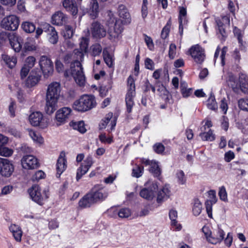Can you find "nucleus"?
Segmentation results:
<instances>
[{
  "mask_svg": "<svg viewBox=\"0 0 248 248\" xmlns=\"http://www.w3.org/2000/svg\"><path fill=\"white\" fill-rule=\"evenodd\" d=\"M170 195V188L166 185L157 193V202L161 203L168 199Z\"/></svg>",
  "mask_w": 248,
  "mask_h": 248,
  "instance_id": "28",
  "label": "nucleus"
},
{
  "mask_svg": "<svg viewBox=\"0 0 248 248\" xmlns=\"http://www.w3.org/2000/svg\"><path fill=\"white\" fill-rule=\"evenodd\" d=\"M207 106L208 108L215 110L217 108V103L216 101L215 96L212 94L207 100Z\"/></svg>",
  "mask_w": 248,
  "mask_h": 248,
  "instance_id": "45",
  "label": "nucleus"
},
{
  "mask_svg": "<svg viewBox=\"0 0 248 248\" xmlns=\"http://www.w3.org/2000/svg\"><path fill=\"white\" fill-rule=\"evenodd\" d=\"M14 170V167L7 159L0 157V173L4 177L10 176Z\"/></svg>",
  "mask_w": 248,
  "mask_h": 248,
  "instance_id": "10",
  "label": "nucleus"
},
{
  "mask_svg": "<svg viewBox=\"0 0 248 248\" xmlns=\"http://www.w3.org/2000/svg\"><path fill=\"white\" fill-rule=\"evenodd\" d=\"M171 25V20L170 18L168 21H167V24L163 28L161 33V37L163 39H165L169 35L170 26Z\"/></svg>",
  "mask_w": 248,
  "mask_h": 248,
  "instance_id": "42",
  "label": "nucleus"
},
{
  "mask_svg": "<svg viewBox=\"0 0 248 248\" xmlns=\"http://www.w3.org/2000/svg\"><path fill=\"white\" fill-rule=\"evenodd\" d=\"M29 135L34 141H36L40 143L43 140L42 138L39 135V134L36 133L33 130L29 131Z\"/></svg>",
  "mask_w": 248,
  "mask_h": 248,
  "instance_id": "56",
  "label": "nucleus"
},
{
  "mask_svg": "<svg viewBox=\"0 0 248 248\" xmlns=\"http://www.w3.org/2000/svg\"><path fill=\"white\" fill-rule=\"evenodd\" d=\"M186 10L185 8L182 7L179 8V30L181 34L183 33V25L186 23Z\"/></svg>",
  "mask_w": 248,
  "mask_h": 248,
  "instance_id": "31",
  "label": "nucleus"
},
{
  "mask_svg": "<svg viewBox=\"0 0 248 248\" xmlns=\"http://www.w3.org/2000/svg\"><path fill=\"white\" fill-rule=\"evenodd\" d=\"M218 195L221 200L224 202L227 201V193L225 187L224 186H222L219 188Z\"/></svg>",
  "mask_w": 248,
  "mask_h": 248,
  "instance_id": "53",
  "label": "nucleus"
},
{
  "mask_svg": "<svg viewBox=\"0 0 248 248\" xmlns=\"http://www.w3.org/2000/svg\"><path fill=\"white\" fill-rule=\"evenodd\" d=\"M91 32L93 37L101 38L106 35V31L104 27L98 22H94L91 25Z\"/></svg>",
  "mask_w": 248,
  "mask_h": 248,
  "instance_id": "16",
  "label": "nucleus"
},
{
  "mask_svg": "<svg viewBox=\"0 0 248 248\" xmlns=\"http://www.w3.org/2000/svg\"><path fill=\"white\" fill-rule=\"evenodd\" d=\"M94 202L93 199L91 195L89 193L86 194L82 199H81L79 202V206L82 208H86L90 207L92 204L94 203Z\"/></svg>",
  "mask_w": 248,
  "mask_h": 248,
  "instance_id": "33",
  "label": "nucleus"
},
{
  "mask_svg": "<svg viewBox=\"0 0 248 248\" xmlns=\"http://www.w3.org/2000/svg\"><path fill=\"white\" fill-rule=\"evenodd\" d=\"M91 54L93 56H98L102 51L101 46L99 44H95L91 46Z\"/></svg>",
  "mask_w": 248,
  "mask_h": 248,
  "instance_id": "46",
  "label": "nucleus"
},
{
  "mask_svg": "<svg viewBox=\"0 0 248 248\" xmlns=\"http://www.w3.org/2000/svg\"><path fill=\"white\" fill-rule=\"evenodd\" d=\"M21 164L23 168L25 169H35L39 166L37 159L31 155L24 156L21 159Z\"/></svg>",
  "mask_w": 248,
  "mask_h": 248,
  "instance_id": "14",
  "label": "nucleus"
},
{
  "mask_svg": "<svg viewBox=\"0 0 248 248\" xmlns=\"http://www.w3.org/2000/svg\"><path fill=\"white\" fill-rule=\"evenodd\" d=\"M103 56L104 60L106 64L109 67H112L113 66V59L112 56L109 53L107 49L103 50Z\"/></svg>",
  "mask_w": 248,
  "mask_h": 248,
  "instance_id": "38",
  "label": "nucleus"
},
{
  "mask_svg": "<svg viewBox=\"0 0 248 248\" xmlns=\"http://www.w3.org/2000/svg\"><path fill=\"white\" fill-rule=\"evenodd\" d=\"M118 216L121 218H126L129 217L131 215V210L128 208H122L116 213Z\"/></svg>",
  "mask_w": 248,
  "mask_h": 248,
  "instance_id": "43",
  "label": "nucleus"
},
{
  "mask_svg": "<svg viewBox=\"0 0 248 248\" xmlns=\"http://www.w3.org/2000/svg\"><path fill=\"white\" fill-rule=\"evenodd\" d=\"M90 194L95 202L105 200L108 196V190L100 185L95 186Z\"/></svg>",
  "mask_w": 248,
  "mask_h": 248,
  "instance_id": "7",
  "label": "nucleus"
},
{
  "mask_svg": "<svg viewBox=\"0 0 248 248\" xmlns=\"http://www.w3.org/2000/svg\"><path fill=\"white\" fill-rule=\"evenodd\" d=\"M240 87L242 92L248 93V77L242 75L239 78Z\"/></svg>",
  "mask_w": 248,
  "mask_h": 248,
  "instance_id": "35",
  "label": "nucleus"
},
{
  "mask_svg": "<svg viewBox=\"0 0 248 248\" xmlns=\"http://www.w3.org/2000/svg\"><path fill=\"white\" fill-rule=\"evenodd\" d=\"M190 55L197 63H202L205 58L204 50L198 45L192 46L189 49Z\"/></svg>",
  "mask_w": 248,
  "mask_h": 248,
  "instance_id": "13",
  "label": "nucleus"
},
{
  "mask_svg": "<svg viewBox=\"0 0 248 248\" xmlns=\"http://www.w3.org/2000/svg\"><path fill=\"white\" fill-rule=\"evenodd\" d=\"M145 187L141 190L140 196L147 200H152L155 197L158 186L156 183L149 181L145 184Z\"/></svg>",
  "mask_w": 248,
  "mask_h": 248,
  "instance_id": "6",
  "label": "nucleus"
},
{
  "mask_svg": "<svg viewBox=\"0 0 248 248\" xmlns=\"http://www.w3.org/2000/svg\"><path fill=\"white\" fill-rule=\"evenodd\" d=\"M169 217L171 220V225L175 227V229L177 230H180L181 226L178 224L176 219L177 218V212L174 210H170L169 212Z\"/></svg>",
  "mask_w": 248,
  "mask_h": 248,
  "instance_id": "36",
  "label": "nucleus"
},
{
  "mask_svg": "<svg viewBox=\"0 0 248 248\" xmlns=\"http://www.w3.org/2000/svg\"><path fill=\"white\" fill-rule=\"evenodd\" d=\"M66 162L67 161L65 158V155L64 154H61L57 160L56 164L57 177H60L62 173L65 170L67 167Z\"/></svg>",
  "mask_w": 248,
  "mask_h": 248,
  "instance_id": "23",
  "label": "nucleus"
},
{
  "mask_svg": "<svg viewBox=\"0 0 248 248\" xmlns=\"http://www.w3.org/2000/svg\"><path fill=\"white\" fill-rule=\"evenodd\" d=\"M214 203H215L214 202H213L212 201L208 200H207L205 203L206 211L208 217H212V205Z\"/></svg>",
  "mask_w": 248,
  "mask_h": 248,
  "instance_id": "57",
  "label": "nucleus"
},
{
  "mask_svg": "<svg viewBox=\"0 0 248 248\" xmlns=\"http://www.w3.org/2000/svg\"><path fill=\"white\" fill-rule=\"evenodd\" d=\"M21 28L26 33H31L35 31V37L38 38L43 33V31L41 28H36L35 24L30 21H25L21 24Z\"/></svg>",
  "mask_w": 248,
  "mask_h": 248,
  "instance_id": "15",
  "label": "nucleus"
},
{
  "mask_svg": "<svg viewBox=\"0 0 248 248\" xmlns=\"http://www.w3.org/2000/svg\"><path fill=\"white\" fill-rule=\"evenodd\" d=\"M31 198L33 201L42 205L44 203V198L41 193V188L38 185H34L28 190Z\"/></svg>",
  "mask_w": 248,
  "mask_h": 248,
  "instance_id": "12",
  "label": "nucleus"
},
{
  "mask_svg": "<svg viewBox=\"0 0 248 248\" xmlns=\"http://www.w3.org/2000/svg\"><path fill=\"white\" fill-rule=\"evenodd\" d=\"M153 149L156 153L161 154L164 152L165 147L162 143H157L153 146Z\"/></svg>",
  "mask_w": 248,
  "mask_h": 248,
  "instance_id": "55",
  "label": "nucleus"
},
{
  "mask_svg": "<svg viewBox=\"0 0 248 248\" xmlns=\"http://www.w3.org/2000/svg\"><path fill=\"white\" fill-rule=\"evenodd\" d=\"M99 140L102 142L111 143L112 141V138L111 137H107L105 134H101L99 136Z\"/></svg>",
  "mask_w": 248,
  "mask_h": 248,
  "instance_id": "62",
  "label": "nucleus"
},
{
  "mask_svg": "<svg viewBox=\"0 0 248 248\" xmlns=\"http://www.w3.org/2000/svg\"><path fill=\"white\" fill-rule=\"evenodd\" d=\"M47 27L48 31H49L48 41L52 44H56L58 41V35L57 32L55 30V28L50 25L47 24Z\"/></svg>",
  "mask_w": 248,
  "mask_h": 248,
  "instance_id": "29",
  "label": "nucleus"
},
{
  "mask_svg": "<svg viewBox=\"0 0 248 248\" xmlns=\"http://www.w3.org/2000/svg\"><path fill=\"white\" fill-rule=\"evenodd\" d=\"M19 23L18 18L15 15H10L4 17L1 22V26L3 29L8 31H16L17 29Z\"/></svg>",
  "mask_w": 248,
  "mask_h": 248,
  "instance_id": "8",
  "label": "nucleus"
},
{
  "mask_svg": "<svg viewBox=\"0 0 248 248\" xmlns=\"http://www.w3.org/2000/svg\"><path fill=\"white\" fill-rule=\"evenodd\" d=\"M176 177L178 183L181 185H184L186 182V178L183 170H179L177 172Z\"/></svg>",
  "mask_w": 248,
  "mask_h": 248,
  "instance_id": "49",
  "label": "nucleus"
},
{
  "mask_svg": "<svg viewBox=\"0 0 248 248\" xmlns=\"http://www.w3.org/2000/svg\"><path fill=\"white\" fill-rule=\"evenodd\" d=\"M41 77L39 70H32L25 81V85L28 88H31L38 84Z\"/></svg>",
  "mask_w": 248,
  "mask_h": 248,
  "instance_id": "17",
  "label": "nucleus"
},
{
  "mask_svg": "<svg viewBox=\"0 0 248 248\" xmlns=\"http://www.w3.org/2000/svg\"><path fill=\"white\" fill-rule=\"evenodd\" d=\"M123 30V26L120 24H118L117 20H115L114 26L108 30L109 39L112 41H114L119 37Z\"/></svg>",
  "mask_w": 248,
  "mask_h": 248,
  "instance_id": "25",
  "label": "nucleus"
},
{
  "mask_svg": "<svg viewBox=\"0 0 248 248\" xmlns=\"http://www.w3.org/2000/svg\"><path fill=\"white\" fill-rule=\"evenodd\" d=\"M202 210V205L201 202L198 199L194 200V205L193 206L192 211L194 216H199Z\"/></svg>",
  "mask_w": 248,
  "mask_h": 248,
  "instance_id": "41",
  "label": "nucleus"
},
{
  "mask_svg": "<svg viewBox=\"0 0 248 248\" xmlns=\"http://www.w3.org/2000/svg\"><path fill=\"white\" fill-rule=\"evenodd\" d=\"M228 48L226 46H224L221 50V53L220 55L221 62L222 66L225 65V56L227 52Z\"/></svg>",
  "mask_w": 248,
  "mask_h": 248,
  "instance_id": "64",
  "label": "nucleus"
},
{
  "mask_svg": "<svg viewBox=\"0 0 248 248\" xmlns=\"http://www.w3.org/2000/svg\"><path fill=\"white\" fill-rule=\"evenodd\" d=\"M30 68L23 65L20 70V77L21 79H23L25 78L28 75Z\"/></svg>",
  "mask_w": 248,
  "mask_h": 248,
  "instance_id": "61",
  "label": "nucleus"
},
{
  "mask_svg": "<svg viewBox=\"0 0 248 248\" xmlns=\"http://www.w3.org/2000/svg\"><path fill=\"white\" fill-rule=\"evenodd\" d=\"M93 163V161L92 156H88L77 170L76 179L78 181L88 172Z\"/></svg>",
  "mask_w": 248,
  "mask_h": 248,
  "instance_id": "11",
  "label": "nucleus"
},
{
  "mask_svg": "<svg viewBox=\"0 0 248 248\" xmlns=\"http://www.w3.org/2000/svg\"><path fill=\"white\" fill-rule=\"evenodd\" d=\"M45 173L42 170H38L32 176V180L33 181H38L44 178Z\"/></svg>",
  "mask_w": 248,
  "mask_h": 248,
  "instance_id": "58",
  "label": "nucleus"
},
{
  "mask_svg": "<svg viewBox=\"0 0 248 248\" xmlns=\"http://www.w3.org/2000/svg\"><path fill=\"white\" fill-rule=\"evenodd\" d=\"M234 157V154L233 152L230 151L228 152H226L224 155V160L227 162H230L232 159H233Z\"/></svg>",
  "mask_w": 248,
  "mask_h": 248,
  "instance_id": "63",
  "label": "nucleus"
},
{
  "mask_svg": "<svg viewBox=\"0 0 248 248\" xmlns=\"http://www.w3.org/2000/svg\"><path fill=\"white\" fill-rule=\"evenodd\" d=\"M39 65L45 77H48L53 72V65L51 60L46 56H42Z\"/></svg>",
  "mask_w": 248,
  "mask_h": 248,
  "instance_id": "9",
  "label": "nucleus"
},
{
  "mask_svg": "<svg viewBox=\"0 0 248 248\" xmlns=\"http://www.w3.org/2000/svg\"><path fill=\"white\" fill-rule=\"evenodd\" d=\"M35 62L36 60L34 57H28L25 60L24 65L31 69L34 66Z\"/></svg>",
  "mask_w": 248,
  "mask_h": 248,
  "instance_id": "51",
  "label": "nucleus"
},
{
  "mask_svg": "<svg viewBox=\"0 0 248 248\" xmlns=\"http://www.w3.org/2000/svg\"><path fill=\"white\" fill-rule=\"evenodd\" d=\"M233 33L234 35L237 37L239 43L241 45H243V34L242 31L237 27H235L233 29Z\"/></svg>",
  "mask_w": 248,
  "mask_h": 248,
  "instance_id": "52",
  "label": "nucleus"
},
{
  "mask_svg": "<svg viewBox=\"0 0 248 248\" xmlns=\"http://www.w3.org/2000/svg\"><path fill=\"white\" fill-rule=\"evenodd\" d=\"M74 34V31L72 27L69 25L65 26V30L63 32V37L65 39H70L72 37Z\"/></svg>",
  "mask_w": 248,
  "mask_h": 248,
  "instance_id": "48",
  "label": "nucleus"
},
{
  "mask_svg": "<svg viewBox=\"0 0 248 248\" xmlns=\"http://www.w3.org/2000/svg\"><path fill=\"white\" fill-rule=\"evenodd\" d=\"M83 59V53L79 51L78 50H75L72 53L66 54L63 58V61L65 63H71L76 60H80V61H82Z\"/></svg>",
  "mask_w": 248,
  "mask_h": 248,
  "instance_id": "24",
  "label": "nucleus"
},
{
  "mask_svg": "<svg viewBox=\"0 0 248 248\" xmlns=\"http://www.w3.org/2000/svg\"><path fill=\"white\" fill-rule=\"evenodd\" d=\"M79 60H76L71 63V74L76 83L79 86H83L85 83V76L83 72L82 64Z\"/></svg>",
  "mask_w": 248,
  "mask_h": 248,
  "instance_id": "3",
  "label": "nucleus"
},
{
  "mask_svg": "<svg viewBox=\"0 0 248 248\" xmlns=\"http://www.w3.org/2000/svg\"><path fill=\"white\" fill-rule=\"evenodd\" d=\"M95 97L93 95L84 94L76 100L73 104V108L78 111H88L96 106Z\"/></svg>",
  "mask_w": 248,
  "mask_h": 248,
  "instance_id": "2",
  "label": "nucleus"
},
{
  "mask_svg": "<svg viewBox=\"0 0 248 248\" xmlns=\"http://www.w3.org/2000/svg\"><path fill=\"white\" fill-rule=\"evenodd\" d=\"M13 151L3 146H0V155L1 156L8 157L12 155Z\"/></svg>",
  "mask_w": 248,
  "mask_h": 248,
  "instance_id": "47",
  "label": "nucleus"
},
{
  "mask_svg": "<svg viewBox=\"0 0 248 248\" xmlns=\"http://www.w3.org/2000/svg\"><path fill=\"white\" fill-rule=\"evenodd\" d=\"M144 171V168L143 166L136 165L132 169V176L134 177L139 178L141 177Z\"/></svg>",
  "mask_w": 248,
  "mask_h": 248,
  "instance_id": "44",
  "label": "nucleus"
},
{
  "mask_svg": "<svg viewBox=\"0 0 248 248\" xmlns=\"http://www.w3.org/2000/svg\"><path fill=\"white\" fill-rule=\"evenodd\" d=\"M149 170L155 177H159L161 172L158 163L155 161L151 164Z\"/></svg>",
  "mask_w": 248,
  "mask_h": 248,
  "instance_id": "39",
  "label": "nucleus"
},
{
  "mask_svg": "<svg viewBox=\"0 0 248 248\" xmlns=\"http://www.w3.org/2000/svg\"><path fill=\"white\" fill-rule=\"evenodd\" d=\"M71 112V109L68 107H64L58 110L56 113V119L60 123L59 125L65 123L69 117Z\"/></svg>",
  "mask_w": 248,
  "mask_h": 248,
  "instance_id": "19",
  "label": "nucleus"
},
{
  "mask_svg": "<svg viewBox=\"0 0 248 248\" xmlns=\"http://www.w3.org/2000/svg\"><path fill=\"white\" fill-rule=\"evenodd\" d=\"M61 91V85L59 82H53L48 86L45 106V111L47 114L51 115L57 109Z\"/></svg>",
  "mask_w": 248,
  "mask_h": 248,
  "instance_id": "1",
  "label": "nucleus"
},
{
  "mask_svg": "<svg viewBox=\"0 0 248 248\" xmlns=\"http://www.w3.org/2000/svg\"><path fill=\"white\" fill-rule=\"evenodd\" d=\"M128 92L125 96V103L128 113L132 111L134 105V97L135 96V80L133 78L130 76L127 79Z\"/></svg>",
  "mask_w": 248,
  "mask_h": 248,
  "instance_id": "4",
  "label": "nucleus"
},
{
  "mask_svg": "<svg viewBox=\"0 0 248 248\" xmlns=\"http://www.w3.org/2000/svg\"><path fill=\"white\" fill-rule=\"evenodd\" d=\"M224 235L225 232L223 230L218 226L217 229L212 233L211 236L208 238V242L213 244H216L223 240Z\"/></svg>",
  "mask_w": 248,
  "mask_h": 248,
  "instance_id": "22",
  "label": "nucleus"
},
{
  "mask_svg": "<svg viewBox=\"0 0 248 248\" xmlns=\"http://www.w3.org/2000/svg\"><path fill=\"white\" fill-rule=\"evenodd\" d=\"M1 63L5 64L8 68L13 69L17 63V58L14 56H10L6 54L1 55Z\"/></svg>",
  "mask_w": 248,
  "mask_h": 248,
  "instance_id": "27",
  "label": "nucleus"
},
{
  "mask_svg": "<svg viewBox=\"0 0 248 248\" xmlns=\"http://www.w3.org/2000/svg\"><path fill=\"white\" fill-rule=\"evenodd\" d=\"M230 18L228 16H224L222 17L221 20H216V23L217 27V33H219L221 35L220 39L224 40L227 37V33L226 32L224 26L225 24H230Z\"/></svg>",
  "mask_w": 248,
  "mask_h": 248,
  "instance_id": "18",
  "label": "nucleus"
},
{
  "mask_svg": "<svg viewBox=\"0 0 248 248\" xmlns=\"http://www.w3.org/2000/svg\"><path fill=\"white\" fill-rule=\"evenodd\" d=\"M89 42V39L87 37H83L80 38L79 43L80 50L78 51L83 53V57L84 56V54L87 51Z\"/></svg>",
  "mask_w": 248,
  "mask_h": 248,
  "instance_id": "37",
  "label": "nucleus"
},
{
  "mask_svg": "<svg viewBox=\"0 0 248 248\" xmlns=\"http://www.w3.org/2000/svg\"><path fill=\"white\" fill-rule=\"evenodd\" d=\"M87 12L91 17L94 19L96 18L99 12V5L97 0H91Z\"/></svg>",
  "mask_w": 248,
  "mask_h": 248,
  "instance_id": "26",
  "label": "nucleus"
},
{
  "mask_svg": "<svg viewBox=\"0 0 248 248\" xmlns=\"http://www.w3.org/2000/svg\"><path fill=\"white\" fill-rule=\"evenodd\" d=\"M145 67L150 70H153L154 69V62L150 58H146L145 60Z\"/></svg>",
  "mask_w": 248,
  "mask_h": 248,
  "instance_id": "60",
  "label": "nucleus"
},
{
  "mask_svg": "<svg viewBox=\"0 0 248 248\" xmlns=\"http://www.w3.org/2000/svg\"><path fill=\"white\" fill-rule=\"evenodd\" d=\"M69 125L74 129L77 130L81 133H84L86 132L87 130L85 127L84 123L82 121L78 122L72 121L70 123Z\"/></svg>",
  "mask_w": 248,
  "mask_h": 248,
  "instance_id": "34",
  "label": "nucleus"
},
{
  "mask_svg": "<svg viewBox=\"0 0 248 248\" xmlns=\"http://www.w3.org/2000/svg\"><path fill=\"white\" fill-rule=\"evenodd\" d=\"M30 124L34 126H39L41 128H45L48 125L47 119L43 116V115L39 111H36L31 113L29 117Z\"/></svg>",
  "mask_w": 248,
  "mask_h": 248,
  "instance_id": "5",
  "label": "nucleus"
},
{
  "mask_svg": "<svg viewBox=\"0 0 248 248\" xmlns=\"http://www.w3.org/2000/svg\"><path fill=\"white\" fill-rule=\"evenodd\" d=\"M118 13L119 16L125 20L126 23L130 22V16L126 7L123 5H119L118 8Z\"/></svg>",
  "mask_w": 248,
  "mask_h": 248,
  "instance_id": "30",
  "label": "nucleus"
},
{
  "mask_svg": "<svg viewBox=\"0 0 248 248\" xmlns=\"http://www.w3.org/2000/svg\"><path fill=\"white\" fill-rule=\"evenodd\" d=\"M176 46L174 44H171L169 46V57L170 59H174L176 54Z\"/></svg>",
  "mask_w": 248,
  "mask_h": 248,
  "instance_id": "54",
  "label": "nucleus"
},
{
  "mask_svg": "<svg viewBox=\"0 0 248 248\" xmlns=\"http://www.w3.org/2000/svg\"><path fill=\"white\" fill-rule=\"evenodd\" d=\"M112 115L113 114L112 113H109L107 115L106 117H105V119L102 121V122L100 125L101 128H105L106 126L109 122Z\"/></svg>",
  "mask_w": 248,
  "mask_h": 248,
  "instance_id": "59",
  "label": "nucleus"
},
{
  "mask_svg": "<svg viewBox=\"0 0 248 248\" xmlns=\"http://www.w3.org/2000/svg\"><path fill=\"white\" fill-rule=\"evenodd\" d=\"M9 43L12 48L16 52H19L24 43V39L18 35H11L8 38Z\"/></svg>",
  "mask_w": 248,
  "mask_h": 248,
  "instance_id": "20",
  "label": "nucleus"
},
{
  "mask_svg": "<svg viewBox=\"0 0 248 248\" xmlns=\"http://www.w3.org/2000/svg\"><path fill=\"white\" fill-rule=\"evenodd\" d=\"M68 20L67 16L60 11L56 12L51 17V23L57 26L65 24Z\"/></svg>",
  "mask_w": 248,
  "mask_h": 248,
  "instance_id": "21",
  "label": "nucleus"
},
{
  "mask_svg": "<svg viewBox=\"0 0 248 248\" xmlns=\"http://www.w3.org/2000/svg\"><path fill=\"white\" fill-rule=\"evenodd\" d=\"M63 7L70 11L72 15H75L78 13V8L75 2L72 0H64L63 1Z\"/></svg>",
  "mask_w": 248,
  "mask_h": 248,
  "instance_id": "32",
  "label": "nucleus"
},
{
  "mask_svg": "<svg viewBox=\"0 0 248 248\" xmlns=\"http://www.w3.org/2000/svg\"><path fill=\"white\" fill-rule=\"evenodd\" d=\"M200 136L203 140L213 141L215 140V135L213 131L209 129L207 132H203L200 134Z\"/></svg>",
  "mask_w": 248,
  "mask_h": 248,
  "instance_id": "40",
  "label": "nucleus"
},
{
  "mask_svg": "<svg viewBox=\"0 0 248 248\" xmlns=\"http://www.w3.org/2000/svg\"><path fill=\"white\" fill-rule=\"evenodd\" d=\"M239 108L245 111H248V98H242L238 101Z\"/></svg>",
  "mask_w": 248,
  "mask_h": 248,
  "instance_id": "50",
  "label": "nucleus"
}]
</instances>
